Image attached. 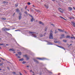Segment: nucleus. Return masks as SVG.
Segmentation results:
<instances>
[{
  "instance_id": "f257e3e1",
  "label": "nucleus",
  "mask_w": 75,
  "mask_h": 75,
  "mask_svg": "<svg viewBox=\"0 0 75 75\" xmlns=\"http://www.w3.org/2000/svg\"><path fill=\"white\" fill-rule=\"evenodd\" d=\"M29 33L31 35V36H33V37H35V38H36V37H37V35H36L35 34H36V35L38 34V33H36L35 32H29Z\"/></svg>"
},
{
  "instance_id": "f03ea898",
  "label": "nucleus",
  "mask_w": 75,
  "mask_h": 75,
  "mask_svg": "<svg viewBox=\"0 0 75 75\" xmlns=\"http://www.w3.org/2000/svg\"><path fill=\"white\" fill-rule=\"evenodd\" d=\"M49 37L50 39H53V35L52 34V33H50Z\"/></svg>"
},
{
  "instance_id": "7ed1b4c3",
  "label": "nucleus",
  "mask_w": 75,
  "mask_h": 75,
  "mask_svg": "<svg viewBox=\"0 0 75 75\" xmlns=\"http://www.w3.org/2000/svg\"><path fill=\"white\" fill-rule=\"evenodd\" d=\"M24 57H25V58H26L27 60H28L30 59V58H29V56H28V55L26 54L25 55H23Z\"/></svg>"
},
{
  "instance_id": "20e7f679",
  "label": "nucleus",
  "mask_w": 75,
  "mask_h": 75,
  "mask_svg": "<svg viewBox=\"0 0 75 75\" xmlns=\"http://www.w3.org/2000/svg\"><path fill=\"white\" fill-rule=\"evenodd\" d=\"M37 59H39V60H44L45 59V58H40L39 57H37L36 58Z\"/></svg>"
},
{
  "instance_id": "39448f33",
  "label": "nucleus",
  "mask_w": 75,
  "mask_h": 75,
  "mask_svg": "<svg viewBox=\"0 0 75 75\" xmlns=\"http://www.w3.org/2000/svg\"><path fill=\"white\" fill-rule=\"evenodd\" d=\"M45 6L46 7V8H49V6L48 5V4H45Z\"/></svg>"
},
{
  "instance_id": "423d86ee",
  "label": "nucleus",
  "mask_w": 75,
  "mask_h": 75,
  "mask_svg": "<svg viewBox=\"0 0 75 75\" xmlns=\"http://www.w3.org/2000/svg\"><path fill=\"white\" fill-rule=\"evenodd\" d=\"M65 38V34H64L62 35L60 37L61 39H62V38Z\"/></svg>"
},
{
  "instance_id": "0eeeda50",
  "label": "nucleus",
  "mask_w": 75,
  "mask_h": 75,
  "mask_svg": "<svg viewBox=\"0 0 75 75\" xmlns=\"http://www.w3.org/2000/svg\"><path fill=\"white\" fill-rule=\"evenodd\" d=\"M33 60L35 62H36V63H37V64H38L39 63V62H38V61L35 59H33Z\"/></svg>"
},
{
  "instance_id": "6e6552de",
  "label": "nucleus",
  "mask_w": 75,
  "mask_h": 75,
  "mask_svg": "<svg viewBox=\"0 0 75 75\" xmlns=\"http://www.w3.org/2000/svg\"><path fill=\"white\" fill-rule=\"evenodd\" d=\"M16 11H17V13H20V10H19V9L17 8L16 9Z\"/></svg>"
},
{
  "instance_id": "1a4fd4ad",
  "label": "nucleus",
  "mask_w": 75,
  "mask_h": 75,
  "mask_svg": "<svg viewBox=\"0 0 75 75\" xmlns=\"http://www.w3.org/2000/svg\"><path fill=\"white\" fill-rule=\"evenodd\" d=\"M48 45H53V44L51 42H49L48 43H47Z\"/></svg>"
},
{
  "instance_id": "9d476101",
  "label": "nucleus",
  "mask_w": 75,
  "mask_h": 75,
  "mask_svg": "<svg viewBox=\"0 0 75 75\" xmlns=\"http://www.w3.org/2000/svg\"><path fill=\"white\" fill-rule=\"evenodd\" d=\"M9 30H10V29H9L8 28H4V31H8Z\"/></svg>"
},
{
  "instance_id": "9b49d317",
  "label": "nucleus",
  "mask_w": 75,
  "mask_h": 75,
  "mask_svg": "<svg viewBox=\"0 0 75 75\" xmlns=\"http://www.w3.org/2000/svg\"><path fill=\"white\" fill-rule=\"evenodd\" d=\"M68 9L70 11H71V10H72V8L71 7H68Z\"/></svg>"
},
{
  "instance_id": "f8f14e48",
  "label": "nucleus",
  "mask_w": 75,
  "mask_h": 75,
  "mask_svg": "<svg viewBox=\"0 0 75 75\" xmlns=\"http://www.w3.org/2000/svg\"><path fill=\"white\" fill-rule=\"evenodd\" d=\"M9 51H15V50L13 48H11L9 49Z\"/></svg>"
},
{
  "instance_id": "ddd939ff",
  "label": "nucleus",
  "mask_w": 75,
  "mask_h": 75,
  "mask_svg": "<svg viewBox=\"0 0 75 75\" xmlns=\"http://www.w3.org/2000/svg\"><path fill=\"white\" fill-rule=\"evenodd\" d=\"M71 23L73 24V26L75 27V23L74 22H71Z\"/></svg>"
},
{
  "instance_id": "4468645a",
  "label": "nucleus",
  "mask_w": 75,
  "mask_h": 75,
  "mask_svg": "<svg viewBox=\"0 0 75 75\" xmlns=\"http://www.w3.org/2000/svg\"><path fill=\"white\" fill-rule=\"evenodd\" d=\"M66 38H70V36H69L68 35H67V36H66Z\"/></svg>"
},
{
  "instance_id": "2eb2a0df",
  "label": "nucleus",
  "mask_w": 75,
  "mask_h": 75,
  "mask_svg": "<svg viewBox=\"0 0 75 75\" xmlns=\"http://www.w3.org/2000/svg\"><path fill=\"white\" fill-rule=\"evenodd\" d=\"M33 20H34V18H32L31 19V22H33Z\"/></svg>"
},
{
  "instance_id": "dca6fc26",
  "label": "nucleus",
  "mask_w": 75,
  "mask_h": 75,
  "mask_svg": "<svg viewBox=\"0 0 75 75\" xmlns=\"http://www.w3.org/2000/svg\"><path fill=\"white\" fill-rule=\"evenodd\" d=\"M19 20H21V16H19L18 17Z\"/></svg>"
},
{
  "instance_id": "f3484780",
  "label": "nucleus",
  "mask_w": 75,
  "mask_h": 75,
  "mask_svg": "<svg viewBox=\"0 0 75 75\" xmlns=\"http://www.w3.org/2000/svg\"><path fill=\"white\" fill-rule=\"evenodd\" d=\"M54 43H58V42L57 41V40H54Z\"/></svg>"
},
{
  "instance_id": "a211bd4d",
  "label": "nucleus",
  "mask_w": 75,
  "mask_h": 75,
  "mask_svg": "<svg viewBox=\"0 0 75 75\" xmlns=\"http://www.w3.org/2000/svg\"><path fill=\"white\" fill-rule=\"evenodd\" d=\"M63 42H67V40H63Z\"/></svg>"
},
{
  "instance_id": "6ab92c4d",
  "label": "nucleus",
  "mask_w": 75,
  "mask_h": 75,
  "mask_svg": "<svg viewBox=\"0 0 75 75\" xmlns=\"http://www.w3.org/2000/svg\"><path fill=\"white\" fill-rule=\"evenodd\" d=\"M24 60V59L23 58H22L21 59H19V61H22Z\"/></svg>"
},
{
  "instance_id": "aec40b11",
  "label": "nucleus",
  "mask_w": 75,
  "mask_h": 75,
  "mask_svg": "<svg viewBox=\"0 0 75 75\" xmlns=\"http://www.w3.org/2000/svg\"><path fill=\"white\" fill-rule=\"evenodd\" d=\"M36 11H37V12H38V13H40V10H38L37 9H36Z\"/></svg>"
},
{
  "instance_id": "412c9836",
  "label": "nucleus",
  "mask_w": 75,
  "mask_h": 75,
  "mask_svg": "<svg viewBox=\"0 0 75 75\" xmlns=\"http://www.w3.org/2000/svg\"><path fill=\"white\" fill-rule=\"evenodd\" d=\"M47 28H48V27H46L45 29V31H47Z\"/></svg>"
},
{
  "instance_id": "4be33fe9",
  "label": "nucleus",
  "mask_w": 75,
  "mask_h": 75,
  "mask_svg": "<svg viewBox=\"0 0 75 75\" xmlns=\"http://www.w3.org/2000/svg\"><path fill=\"white\" fill-rule=\"evenodd\" d=\"M18 54H19V55H21V52H18Z\"/></svg>"
},
{
  "instance_id": "5701e85b",
  "label": "nucleus",
  "mask_w": 75,
  "mask_h": 75,
  "mask_svg": "<svg viewBox=\"0 0 75 75\" xmlns=\"http://www.w3.org/2000/svg\"><path fill=\"white\" fill-rule=\"evenodd\" d=\"M59 11L62 13H64V12L63 11V10L62 9V10H60Z\"/></svg>"
},
{
  "instance_id": "b1692460",
  "label": "nucleus",
  "mask_w": 75,
  "mask_h": 75,
  "mask_svg": "<svg viewBox=\"0 0 75 75\" xmlns=\"http://www.w3.org/2000/svg\"><path fill=\"white\" fill-rule=\"evenodd\" d=\"M24 13L26 14V15H27L28 14V13H27V11H25Z\"/></svg>"
},
{
  "instance_id": "393cba45",
  "label": "nucleus",
  "mask_w": 75,
  "mask_h": 75,
  "mask_svg": "<svg viewBox=\"0 0 75 75\" xmlns=\"http://www.w3.org/2000/svg\"><path fill=\"white\" fill-rule=\"evenodd\" d=\"M28 14L29 15V16H30V17H32V18H33V16L30 15L29 13Z\"/></svg>"
},
{
  "instance_id": "a878e982",
  "label": "nucleus",
  "mask_w": 75,
  "mask_h": 75,
  "mask_svg": "<svg viewBox=\"0 0 75 75\" xmlns=\"http://www.w3.org/2000/svg\"><path fill=\"white\" fill-rule=\"evenodd\" d=\"M43 36V35H42V34L40 35H39L40 37H42Z\"/></svg>"
},
{
  "instance_id": "bb28decb",
  "label": "nucleus",
  "mask_w": 75,
  "mask_h": 75,
  "mask_svg": "<svg viewBox=\"0 0 75 75\" xmlns=\"http://www.w3.org/2000/svg\"><path fill=\"white\" fill-rule=\"evenodd\" d=\"M3 3H5L6 4H7L8 2L7 1H3Z\"/></svg>"
},
{
  "instance_id": "cd10ccee",
  "label": "nucleus",
  "mask_w": 75,
  "mask_h": 75,
  "mask_svg": "<svg viewBox=\"0 0 75 75\" xmlns=\"http://www.w3.org/2000/svg\"><path fill=\"white\" fill-rule=\"evenodd\" d=\"M42 22L41 21H40L39 22V24H42Z\"/></svg>"
},
{
  "instance_id": "c85d7f7f",
  "label": "nucleus",
  "mask_w": 75,
  "mask_h": 75,
  "mask_svg": "<svg viewBox=\"0 0 75 75\" xmlns=\"http://www.w3.org/2000/svg\"><path fill=\"white\" fill-rule=\"evenodd\" d=\"M21 15H22V14H21V13L20 12L19 13V16H21Z\"/></svg>"
},
{
  "instance_id": "c756f323",
  "label": "nucleus",
  "mask_w": 75,
  "mask_h": 75,
  "mask_svg": "<svg viewBox=\"0 0 75 75\" xmlns=\"http://www.w3.org/2000/svg\"><path fill=\"white\" fill-rule=\"evenodd\" d=\"M27 4L28 5H30L31 4V3L30 2H28Z\"/></svg>"
},
{
  "instance_id": "7c9ffc66",
  "label": "nucleus",
  "mask_w": 75,
  "mask_h": 75,
  "mask_svg": "<svg viewBox=\"0 0 75 75\" xmlns=\"http://www.w3.org/2000/svg\"><path fill=\"white\" fill-rule=\"evenodd\" d=\"M56 31V30H55V32H54V33H55V34H56V33H57L58 32V31Z\"/></svg>"
},
{
  "instance_id": "2f4dec72",
  "label": "nucleus",
  "mask_w": 75,
  "mask_h": 75,
  "mask_svg": "<svg viewBox=\"0 0 75 75\" xmlns=\"http://www.w3.org/2000/svg\"><path fill=\"white\" fill-rule=\"evenodd\" d=\"M18 4H15V6L16 7H17V6H18Z\"/></svg>"
},
{
  "instance_id": "473e14b6",
  "label": "nucleus",
  "mask_w": 75,
  "mask_h": 75,
  "mask_svg": "<svg viewBox=\"0 0 75 75\" xmlns=\"http://www.w3.org/2000/svg\"><path fill=\"white\" fill-rule=\"evenodd\" d=\"M51 24L52 25V26H53V27H55V25H54L53 24Z\"/></svg>"
},
{
  "instance_id": "72a5a7b5",
  "label": "nucleus",
  "mask_w": 75,
  "mask_h": 75,
  "mask_svg": "<svg viewBox=\"0 0 75 75\" xmlns=\"http://www.w3.org/2000/svg\"><path fill=\"white\" fill-rule=\"evenodd\" d=\"M2 19L4 20H6V18H2Z\"/></svg>"
},
{
  "instance_id": "f704fd0d",
  "label": "nucleus",
  "mask_w": 75,
  "mask_h": 75,
  "mask_svg": "<svg viewBox=\"0 0 75 75\" xmlns=\"http://www.w3.org/2000/svg\"><path fill=\"white\" fill-rule=\"evenodd\" d=\"M56 46H57V47H59V48H61V47H62L61 46H58V45H56Z\"/></svg>"
},
{
  "instance_id": "c9c22d12",
  "label": "nucleus",
  "mask_w": 75,
  "mask_h": 75,
  "mask_svg": "<svg viewBox=\"0 0 75 75\" xmlns=\"http://www.w3.org/2000/svg\"><path fill=\"white\" fill-rule=\"evenodd\" d=\"M26 63V62H23L22 64H25Z\"/></svg>"
},
{
  "instance_id": "e433bc0d",
  "label": "nucleus",
  "mask_w": 75,
  "mask_h": 75,
  "mask_svg": "<svg viewBox=\"0 0 75 75\" xmlns=\"http://www.w3.org/2000/svg\"><path fill=\"white\" fill-rule=\"evenodd\" d=\"M62 32V33H64V30H61V32Z\"/></svg>"
},
{
  "instance_id": "4c0bfd02",
  "label": "nucleus",
  "mask_w": 75,
  "mask_h": 75,
  "mask_svg": "<svg viewBox=\"0 0 75 75\" xmlns=\"http://www.w3.org/2000/svg\"><path fill=\"white\" fill-rule=\"evenodd\" d=\"M62 30V29H58V30H59V31H60V32H61V31Z\"/></svg>"
},
{
  "instance_id": "58836bf2",
  "label": "nucleus",
  "mask_w": 75,
  "mask_h": 75,
  "mask_svg": "<svg viewBox=\"0 0 75 75\" xmlns=\"http://www.w3.org/2000/svg\"><path fill=\"white\" fill-rule=\"evenodd\" d=\"M61 48H62V49H63V50H65V48H64V47H61Z\"/></svg>"
},
{
  "instance_id": "ea45409f",
  "label": "nucleus",
  "mask_w": 75,
  "mask_h": 75,
  "mask_svg": "<svg viewBox=\"0 0 75 75\" xmlns=\"http://www.w3.org/2000/svg\"><path fill=\"white\" fill-rule=\"evenodd\" d=\"M3 64L1 63H0V66H3Z\"/></svg>"
},
{
  "instance_id": "a19ab883",
  "label": "nucleus",
  "mask_w": 75,
  "mask_h": 75,
  "mask_svg": "<svg viewBox=\"0 0 75 75\" xmlns=\"http://www.w3.org/2000/svg\"><path fill=\"white\" fill-rule=\"evenodd\" d=\"M17 57L18 58H21V57L20 56H18Z\"/></svg>"
},
{
  "instance_id": "79ce46f5",
  "label": "nucleus",
  "mask_w": 75,
  "mask_h": 75,
  "mask_svg": "<svg viewBox=\"0 0 75 75\" xmlns=\"http://www.w3.org/2000/svg\"><path fill=\"white\" fill-rule=\"evenodd\" d=\"M0 45H3L4 43L0 44Z\"/></svg>"
},
{
  "instance_id": "37998d69",
  "label": "nucleus",
  "mask_w": 75,
  "mask_h": 75,
  "mask_svg": "<svg viewBox=\"0 0 75 75\" xmlns=\"http://www.w3.org/2000/svg\"><path fill=\"white\" fill-rule=\"evenodd\" d=\"M48 72H49V73H50V74H52V73L51 71H48Z\"/></svg>"
},
{
  "instance_id": "c03bdc74",
  "label": "nucleus",
  "mask_w": 75,
  "mask_h": 75,
  "mask_svg": "<svg viewBox=\"0 0 75 75\" xmlns=\"http://www.w3.org/2000/svg\"><path fill=\"white\" fill-rule=\"evenodd\" d=\"M27 6H26L25 7V10H26V9H27Z\"/></svg>"
},
{
  "instance_id": "a18cd8bd",
  "label": "nucleus",
  "mask_w": 75,
  "mask_h": 75,
  "mask_svg": "<svg viewBox=\"0 0 75 75\" xmlns=\"http://www.w3.org/2000/svg\"><path fill=\"white\" fill-rule=\"evenodd\" d=\"M13 74L14 75V74H16V72H14V71L13 72Z\"/></svg>"
},
{
  "instance_id": "49530a36",
  "label": "nucleus",
  "mask_w": 75,
  "mask_h": 75,
  "mask_svg": "<svg viewBox=\"0 0 75 75\" xmlns=\"http://www.w3.org/2000/svg\"><path fill=\"white\" fill-rule=\"evenodd\" d=\"M59 11H60V10H62V9H61V8H59Z\"/></svg>"
},
{
  "instance_id": "de8ad7c7",
  "label": "nucleus",
  "mask_w": 75,
  "mask_h": 75,
  "mask_svg": "<svg viewBox=\"0 0 75 75\" xmlns=\"http://www.w3.org/2000/svg\"><path fill=\"white\" fill-rule=\"evenodd\" d=\"M60 18H63V19L64 18L63 17H62V16H60Z\"/></svg>"
},
{
  "instance_id": "09e8293b",
  "label": "nucleus",
  "mask_w": 75,
  "mask_h": 75,
  "mask_svg": "<svg viewBox=\"0 0 75 75\" xmlns=\"http://www.w3.org/2000/svg\"><path fill=\"white\" fill-rule=\"evenodd\" d=\"M45 34H46V33H45L44 34H43L44 36H45Z\"/></svg>"
},
{
  "instance_id": "8fccbe9b",
  "label": "nucleus",
  "mask_w": 75,
  "mask_h": 75,
  "mask_svg": "<svg viewBox=\"0 0 75 75\" xmlns=\"http://www.w3.org/2000/svg\"><path fill=\"white\" fill-rule=\"evenodd\" d=\"M69 18L70 19H72V17H69Z\"/></svg>"
},
{
  "instance_id": "3c124183",
  "label": "nucleus",
  "mask_w": 75,
  "mask_h": 75,
  "mask_svg": "<svg viewBox=\"0 0 75 75\" xmlns=\"http://www.w3.org/2000/svg\"><path fill=\"white\" fill-rule=\"evenodd\" d=\"M20 31V30H15L16 31Z\"/></svg>"
},
{
  "instance_id": "603ef678",
  "label": "nucleus",
  "mask_w": 75,
  "mask_h": 75,
  "mask_svg": "<svg viewBox=\"0 0 75 75\" xmlns=\"http://www.w3.org/2000/svg\"><path fill=\"white\" fill-rule=\"evenodd\" d=\"M72 18H73V19H75V18L73 16H72Z\"/></svg>"
},
{
  "instance_id": "864d4df0",
  "label": "nucleus",
  "mask_w": 75,
  "mask_h": 75,
  "mask_svg": "<svg viewBox=\"0 0 75 75\" xmlns=\"http://www.w3.org/2000/svg\"><path fill=\"white\" fill-rule=\"evenodd\" d=\"M21 11H23V8H21Z\"/></svg>"
},
{
  "instance_id": "5fc2aeb1",
  "label": "nucleus",
  "mask_w": 75,
  "mask_h": 75,
  "mask_svg": "<svg viewBox=\"0 0 75 75\" xmlns=\"http://www.w3.org/2000/svg\"><path fill=\"white\" fill-rule=\"evenodd\" d=\"M63 19H64V20H65V21H67V19H65L64 18H63Z\"/></svg>"
},
{
  "instance_id": "6e6d98bb",
  "label": "nucleus",
  "mask_w": 75,
  "mask_h": 75,
  "mask_svg": "<svg viewBox=\"0 0 75 75\" xmlns=\"http://www.w3.org/2000/svg\"><path fill=\"white\" fill-rule=\"evenodd\" d=\"M16 56H18V54H16Z\"/></svg>"
},
{
  "instance_id": "4d7b16f0",
  "label": "nucleus",
  "mask_w": 75,
  "mask_h": 75,
  "mask_svg": "<svg viewBox=\"0 0 75 75\" xmlns=\"http://www.w3.org/2000/svg\"><path fill=\"white\" fill-rule=\"evenodd\" d=\"M42 25H44V23H42Z\"/></svg>"
},
{
  "instance_id": "13d9d810",
  "label": "nucleus",
  "mask_w": 75,
  "mask_h": 75,
  "mask_svg": "<svg viewBox=\"0 0 75 75\" xmlns=\"http://www.w3.org/2000/svg\"><path fill=\"white\" fill-rule=\"evenodd\" d=\"M74 38V37H71V39H72V38Z\"/></svg>"
},
{
  "instance_id": "bf43d9fd",
  "label": "nucleus",
  "mask_w": 75,
  "mask_h": 75,
  "mask_svg": "<svg viewBox=\"0 0 75 75\" xmlns=\"http://www.w3.org/2000/svg\"><path fill=\"white\" fill-rule=\"evenodd\" d=\"M26 67L27 68H28V67H29V66H27Z\"/></svg>"
},
{
  "instance_id": "052dcab7",
  "label": "nucleus",
  "mask_w": 75,
  "mask_h": 75,
  "mask_svg": "<svg viewBox=\"0 0 75 75\" xmlns=\"http://www.w3.org/2000/svg\"><path fill=\"white\" fill-rule=\"evenodd\" d=\"M33 7H35V6H34V5H33Z\"/></svg>"
},
{
  "instance_id": "680f3d73",
  "label": "nucleus",
  "mask_w": 75,
  "mask_h": 75,
  "mask_svg": "<svg viewBox=\"0 0 75 75\" xmlns=\"http://www.w3.org/2000/svg\"><path fill=\"white\" fill-rule=\"evenodd\" d=\"M2 60H3V61H5V59H2Z\"/></svg>"
},
{
  "instance_id": "e2e57ef3",
  "label": "nucleus",
  "mask_w": 75,
  "mask_h": 75,
  "mask_svg": "<svg viewBox=\"0 0 75 75\" xmlns=\"http://www.w3.org/2000/svg\"><path fill=\"white\" fill-rule=\"evenodd\" d=\"M32 70H30V72H32Z\"/></svg>"
},
{
  "instance_id": "0e129e2a",
  "label": "nucleus",
  "mask_w": 75,
  "mask_h": 75,
  "mask_svg": "<svg viewBox=\"0 0 75 75\" xmlns=\"http://www.w3.org/2000/svg\"><path fill=\"white\" fill-rule=\"evenodd\" d=\"M73 8H74V10H75V8L74 7H73Z\"/></svg>"
},
{
  "instance_id": "69168bd1",
  "label": "nucleus",
  "mask_w": 75,
  "mask_h": 75,
  "mask_svg": "<svg viewBox=\"0 0 75 75\" xmlns=\"http://www.w3.org/2000/svg\"><path fill=\"white\" fill-rule=\"evenodd\" d=\"M32 73H33V74H35V73H34V72L33 71L32 72Z\"/></svg>"
},
{
  "instance_id": "338daca9",
  "label": "nucleus",
  "mask_w": 75,
  "mask_h": 75,
  "mask_svg": "<svg viewBox=\"0 0 75 75\" xmlns=\"http://www.w3.org/2000/svg\"><path fill=\"white\" fill-rule=\"evenodd\" d=\"M27 10H28V11H29V10L28 9H27Z\"/></svg>"
},
{
  "instance_id": "774afa93",
  "label": "nucleus",
  "mask_w": 75,
  "mask_h": 75,
  "mask_svg": "<svg viewBox=\"0 0 75 75\" xmlns=\"http://www.w3.org/2000/svg\"><path fill=\"white\" fill-rule=\"evenodd\" d=\"M6 45H8L7 44H6Z\"/></svg>"
}]
</instances>
